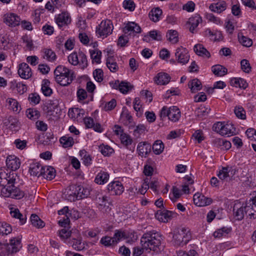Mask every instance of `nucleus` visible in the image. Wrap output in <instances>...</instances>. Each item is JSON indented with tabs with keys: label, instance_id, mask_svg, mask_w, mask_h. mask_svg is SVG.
<instances>
[{
	"label": "nucleus",
	"instance_id": "f257e3e1",
	"mask_svg": "<svg viewBox=\"0 0 256 256\" xmlns=\"http://www.w3.org/2000/svg\"><path fill=\"white\" fill-rule=\"evenodd\" d=\"M162 240V235L155 230L144 232L140 238L142 248L134 247L132 252L133 256H140L143 254L144 250L158 252L160 250Z\"/></svg>",
	"mask_w": 256,
	"mask_h": 256
},
{
	"label": "nucleus",
	"instance_id": "f03ea898",
	"mask_svg": "<svg viewBox=\"0 0 256 256\" xmlns=\"http://www.w3.org/2000/svg\"><path fill=\"white\" fill-rule=\"evenodd\" d=\"M172 236L171 243L175 247H182L186 245L191 238L190 230L185 228L175 230L169 234V236Z\"/></svg>",
	"mask_w": 256,
	"mask_h": 256
},
{
	"label": "nucleus",
	"instance_id": "7ed1b4c3",
	"mask_svg": "<svg viewBox=\"0 0 256 256\" xmlns=\"http://www.w3.org/2000/svg\"><path fill=\"white\" fill-rule=\"evenodd\" d=\"M1 194L4 197H10L20 200L24 196V193L19 188L14 186V184H10L6 187L1 188Z\"/></svg>",
	"mask_w": 256,
	"mask_h": 256
},
{
	"label": "nucleus",
	"instance_id": "20e7f679",
	"mask_svg": "<svg viewBox=\"0 0 256 256\" xmlns=\"http://www.w3.org/2000/svg\"><path fill=\"white\" fill-rule=\"evenodd\" d=\"M212 128L222 136H230L236 134V128L234 125L230 123L218 122L214 124Z\"/></svg>",
	"mask_w": 256,
	"mask_h": 256
},
{
	"label": "nucleus",
	"instance_id": "39448f33",
	"mask_svg": "<svg viewBox=\"0 0 256 256\" xmlns=\"http://www.w3.org/2000/svg\"><path fill=\"white\" fill-rule=\"evenodd\" d=\"M112 22L109 20H102L96 28V32L98 37L106 38L113 30Z\"/></svg>",
	"mask_w": 256,
	"mask_h": 256
},
{
	"label": "nucleus",
	"instance_id": "423d86ee",
	"mask_svg": "<svg viewBox=\"0 0 256 256\" xmlns=\"http://www.w3.org/2000/svg\"><path fill=\"white\" fill-rule=\"evenodd\" d=\"M175 56L178 62L182 64H187L190 58L188 50L182 46H180L176 49Z\"/></svg>",
	"mask_w": 256,
	"mask_h": 256
},
{
	"label": "nucleus",
	"instance_id": "0eeeda50",
	"mask_svg": "<svg viewBox=\"0 0 256 256\" xmlns=\"http://www.w3.org/2000/svg\"><path fill=\"white\" fill-rule=\"evenodd\" d=\"M16 174L12 173L8 174L2 170H0V186L2 188L6 187L10 184H15Z\"/></svg>",
	"mask_w": 256,
	"mask_h": 256
},
{
	"label": "nucleus",
	"instance_id": "6e6552de",
	"mask_svg": "<svg viewBox=\"0 0 256 256\" xmlns=\"http://www.w3.org/2000/svg\"><path fill=\"white\" fill-rule=\"evenodd\" d=\"M55 20L60 28L67 26L71 22V18L68 12H62L58 14L56 16Z\"/></svg>",
	"mask_w": 256,
	"mask_h": 256
},
{
	"label": "nucleus",
	"instance_id": "1a4fd4ad",
	"mask_svg": "<svg viewBox=\"0 0 256 256\" xmlns=\"http://www.w3.org/2000/svg\"><path fill=\"white\" fill-rule=\"evenodd\" d=\"M194 204L198 206H204L210 204L212 202V198L206 197L200 193H196L193 196Z\"/></svg>",
	"mask_w": 256,
	"mask_h": 256
},
{
	"label": "nucleus",
	"instance_id": "9d476101",
	"mask_svg": "<svg viewBox=\"0 0 256 256\" xmlns=\"http://www.w3.org/2000/svg\"><path fill=\"white\" fill-rule=\"evenodd\" d=\"M151 144L148 142H142L138 144L136 150L138 156L146 158L151 152Z\"/></svg>",
	"mask_w": 256,
	"mask_h": 256
},
{
	"label": "nucleus",
	"instance_id": "9b49d317",
	"mask_svg": "<svg viewBox=\"0 0 256 256\" xmlns=\"http://www.w3.org/2000/svg\"><path fill=\"white\" fill-rule=\"evenodd\" d=\"M107 188L111 195H120L124 190L123 186L118 181H114L110 183Z\"/></svg>",
	"mask_w": 256,
	"mask_h": 256
},
{
	"label": "nucleus",
	"instance_id": "f8f14e48",
	"mask_svg": "<svg viewBox=\"0 0 256 256\" xmlns=\"http://www.w3.org/2000/svg\"><path fill=\"white\" fill-rule=\"evenodd\" d=\"M84 114V110L78 108H70L68 112V115L70 118L74 120H76L78 122L82 121Z\"/></svg>",
	"mask_w": 256,
	"mask_h": 256
},
{
	"label": "nucleus",
	"instance_id": "ddd939ff",
	"mask_svg": "<svg viewBox=\"0 0 256 256\" xmlns=\"http://www.w3.org/2000/svg\"><path fill=\"white\" fill-rule=\"evenodd\" d=\"M6 164L8 169L15 171L20 168V160L15 156H8L6 160Z\"/></svg>",
	"mask_w": 256,
	"mask_h": 256
},
{
	"label": "nucleus",
	"instance_id": "4468645a",
	"mask_svg": "<svg viewBox=\"0 0 256 256\" xmlns=\"http://www.w3.org/2000/svg\"><path fill=\"white\" fill-rule=\"evenodd\" d=\"M18 74L22 78L28 79L32 76V72L28 65L23 62L18 66Z\"/></svg>",
	"mask_w": 256,
	"mask_h": 256
},
{
	"label": "nucleus",
	"instance_id": "2eb2a0df",
	"mask_svg": "<svg viewBox=\"0 0 256 256\" xmlns=\"http://www.w3.org/2000/svg\"><path fill=\"white\" fill-rule=\"evenodd\" d=\"M4 22L9 26H16L20 24V18L16 14L10 13L4 16Z\"/></svg>",
	"mask_w": 256,
	"mask_h": 256
},
{
	"label": "nucleus",
	"instance_id": "dca6fc26",
	"mask_svg": "<svg viewBox=\"0 0 256 256\" xmlns=\"http://www.w3.org/2000/svg\"><path fill=\"white\" fill-rule=\"evenodd\" d=\"M72 73H74L72 70L62 66H58L54 71L55 79L58 77H65L71 76Z\"/></svg>",
	"mask_w": 256,
	"mask_h": 256
},
{
	"label": "nucleus",
	"instance_id": "f3484780",
	"mask_svg": "<svg viewBox=\"0 0 256 256\" xmlns=\"http://www.w3.org/2000/svg\"><path fill=\"white\" fill-rule=\"evenodd\" d=\"M172 216V212L166 210H160L155 214L156 218L162 222H167Z\"/></svg>",
	"mask_w": 256,
	"mask_h": 256
},
{
	"label": "nucleus",
	"instance_id": "a211bd4d",
	"mask_svg": "<svg viewBox=\"0 0 256 256\" xmlns=\"http://www.w3.org/2000/svg\"><path fill=\"white\" fill-rule=\"evenodd\" d=\"M170 75L166 73L160 72L157 74L154 78V81L159 85L167 84L170 81Z\"/></svg>",
	"mask_w": 256,
	"mask_h": 256
},
{
	"label": "nucleus",
	"instance_id": "6ab92c4d",
	"mask_svg": "<svg viewBox=\"0 0 256 256\" xmlns=\"http://www.w3.org/2000/svg\"><path fill=\"white\" fill-rule=\"evenodd\" d=\"M44 167L38 162H32L30 164L29 172L32 176L40 177L42 174Z\"/></svg>",
	"mask_w": 256,
	"mask_h": 256
},
{
	"label": "nucleus",
	"instance_id": "aec40b11",
	"mask_svg": "<svg viewBox=\"0 0 256 256\" xmlns=\"http://www.w3.org/2000/svg\"><path fill=\"white\" fill-rule=\"evenodd\" d=\"M20 239L13 238L10 240V244L8 246V252L9 254H14L18 252L21 248Z\"/></svg>",
	"mask_w": 256,
	"mask_h": 256
},
{
	"label": "nucleus",
	"instance_id": "412c9836",
	"mask_svg": "<svg viewBox=\"0 0 256 256\" xmlns=\"http://www.w3.org/2000/svg\"><path fill=\"white\" fill-rule=\"evenodd\" d=\"M86 128H92L95 131L100 132H102L101 126L100 124H94L92 118L90 117H85L83 120Z\"/></svg>",
	"mask_w": 256,
	"mask_h": 256
},
{
	"label": "nucleus",
	"instance_id": "4be33fe9",
	"mask_svg": "<svg viewBox=\"0 0 256 256\" xmlns=\"http://www.w3.org/2000/svg\"><path fill=\"white\" fill-rule=\"evenodd\" d=\"M202 22V18L199 14H196L194 16L190 18L188 21V23L190 26V32L192 33H194L195 28Z\"/></svg>",
	"mask_w": 256,
	"mask_h": 256
},
{
	"label": "nucleus",
	"instance_id": "5701e85b",
	"mask_svg": "<svg viewBox=\"0 0 256 256\" xmlns=\"http://www.w3.org/2000/svg\"><path fill=\"white\" fill-rule=\"evenodd\" d=\"M76 76L74 73H72L71 76L65 77H58L56 78V82L62 86H67L70 84L75 79Z\"/></svg>",
	"mask_w": 256,
	"mask_h": 256
},
{
	"label": "nucleus",
	"instance_id": "b1692460",
	"mask_svg": "<svg viewBox=\"0 0 256 256\" xmlns=\"http://www.w3.org/2000/svg\"><path fill=\"white\" fill-rule=\"evenodd\" d=\"M194 50L196 54L200 56L207 58H209L210 56L209 52L202 44H196L194 46Z\"/></svg>",
	"mask_w": 256,
	"mask_h": 256
},
{
	"label": "nucleus",
	"instance_id": "393cba45",
	"mask_svg": "<svg viewBox=\"0 0 256 256\" xmlns=\"http://www.w3.org/2000/svg\"><path fill=\"white\" fill-rule=\"evenodd\" d=\"M41 176H42L47 180H52L56 176V171L52 166H44Z\"/></svg>",
	"mask_w": 256,
	"mask_h": 256
},
{
	"label": "nucleus",
	"instance_id": "a878e982",
	"mask_svg": "<svg viewBox=\"0 0 256 256\" xmlns=\"http://www.w3.org/2000/svg\"><path fill=\"white\" fill-rule=\"evenodd\" d=\"M168 111V119L174 122H177L180 116V112L179 109L176 106H174L170 108Z\"/></svg>",
	"mask_w": 256,
	"mask_h": 256
},
{
	"label": "nucleus",
	"instance_id": "bb28decb",
	"mask_svg": "<svg viewBox=\"0 0 256 256\" xmlns=\"http://www.w3.org/2000/svg\"><path fill=\"white\" fill-rule=\"evenodd\" d=\"M226 4L225 2L222 1L220 3L212 4L210 6V10L214 12L220 14L226 10Z\"/></svg>",
	"mask_w": 256,
	"mask_h": 256
},
{
	"label": "nucleus",
	"instance_id": "cd10ccee",
	"mask_svg": "<svg viewBox=\"0 0 256 256\" xmlns=\"http://www.w3.org/2000/svg\"><path fill=\"white\" fill-rule=\"evenodd\" d=\"M234 215L236 220H242L246 214V208L245 206H241L240 208L236 206L235 204L233 208Z\"/></svg>",
	"mask_w": 256,
	"mask_h": 256
},
{
	"label": "nucleus",
	"instance_id": "c85d7f7f",
	"mask_svg": "<svg viewBox=\"0 0 256 256\" xmlns=\"http://www.w3.org/2000/svg\"><path fill=\"white\" fill-rule=\"evenodd\" d=\"M230 84L232 86H235L236 88H242L244 89H246L248 86V84L246 82V81L242 78H232L230 80Z\"/></svg>",
	"mask_w": 256,
	"mask_h": 256
},
{
	"label": "nucleus",
	"instance_id": "c756f323",
	"mask_svg": "<svg viewBox=\"0 0 256 256\" xmlns=\"http://www.w3.org/2000/svg\"><path fill=\"white\" fill-rule=\"evenodd\" d=\"M75 190L77 196L79 200L87 198L90 194V190L87 188H84L80 186H78L75 188Z\"/></svg>",
	"mask_w": 256,
	"mask_h": 256
},
{
	"label": "nucleus",
	"instance_id": "7c9ffc66",
	"mask_svg": "<svg viewBox=\"0 0 256 256\" xmlns=\"http://www.w3.org/2000/svg\"><path fill=\"white\" fill-rule=\"evenodd\" d=\"M212 70L214 75L218 76H222L226 74L228 72V70L224 66L216 64L212 67Z\"/></svg>",
	"mask_w": 256,
	"mask_h": 256
},
{
	"label": "nucleus",
	"instance_id": "2f4dec72",
	"mask_svg": "<svg viewBox=\"0 0 256 256\" xmlns=\"http://www.w3.org/2000/svg\"><path fill=\"white\" fill-rule=\"evenodd\" d=\"M109 178V174L107 172H100L95 178L94 182L99 184H104L106 183Z\"/></svg>",
	"mask_w": 256,
	"mask_h": 256
},
{
	"label": "nucleus",
	"instance_id": "473e14b6",
	"mask_svg": "<svg viewBox=\"0 0 256 256\" xmlns=\"http://www.w3.org/2000/svg\"><path fill=\"white\" fill-rule=\"evenodd\" d=\"M162 14V10L159 8H152L149 12L150 18L154 22L160 20V16Z\"/></svg>",
	"mask_w": 256,
	"mask_h": 256
},
{
	"label": "nucleus",
	"instance_id": "72a5a7b5",
	"mask_svg": "<svg viewBox=\"0 0 256 256\" xmlns=\"http://www.w3.org/2000/svg\"><path fill=\"white\" fill-rule=\"evenodd\" d=\"M106 64L111 72H116L118 70V66L113 56L107 58Z\"/></svg>",
	"mask_w": 256,
	"mask_h": 256
},
{
	"label": "nucleus",
	"instance_id": "f704fd0d",
	"mask_svg": "<svg viewBox=\"0 0 256 256\" xmlns=\"http://www.w3.org/2000/svg\"><path fill=\"white\" fill-rule=\"evenodd\" d=\"M10 84L11 88H16L18 92L20 94H24L26 91V86L23 83L17 82L16 80H14L10 82Z\"/></svg>",
	"mask_w": 256,
	"mask_h": 256
},
{
	"label": "nucleus",
	"instance_id": "c9c22d12",
	"mask_svg": "<svg viewBox=\"0 0 256 256\" xmlns=\"http://www.w3.org/2000/svg\"><path fill=\"white\" fill-rule=\"evenodd\" d=\"M188 86L190 88L191 92L194 93L201 90L202 85L198 79L194 78L188 82Z\"/></svg>",
	"mask_w": 256,
	"mask_h": 256
},
{
	"label": "nucleus",
	"instance_id": "e433bc0d",
	"mask_svg": "<svg viewBox=\"0 0 256 256\" xmlns=\"http://www.w3.org/2000/svg\"><path fill=\"white\" fill-rule=\"evenodd\" d=\"M32 224L35 227L40 228L45 226V223L36 214H32L30 218Z\"/></svg>",
	"mask_w": 256,
	"mask_h": 256
},
{
	"label": "nucleus",
	"instance_id": "4c0bfd02",
	"mask_svg": "<svg viewBox=\"0 0 256 256\" xmlns=\"http://www.w3.org/2000/svg\"><path fill=\"white\" fill-rule=\"evenodd\" d=\"M50 82L47 79H44L42 82L41 90L42 94L46 96H49L52 94V90L50 87Z\"/></svg>",
	"mask_w": 256,
	"mask_h": 256
},
{
	"label": "nucleus",
	"instance_id": "58836bf2",
	"mask_svg": "<svg viewBox=\"0 0 256 256\" xmlns=\"http://www.w3.org/2000/svg\"><path fill=\"white\" fill-rule=\"evenodd\" d=\"M124 32L128 33L129 32H132L136 33H140L141 32L140 27L134 22L128 24L124 28Z\"/></svg>",
	"mask_w": 256,
	"mask_h": 256
},
{
	"label": "nucleus",
	"instance_id": "ea45409f",
	"mask_svg": "<svg viewBox=\"0 0 256 256\" xmlns=\"http://www.w3.org/2000/svg\"><path fill=\"white\" fill-rule=\"evenodd\" d=\"M60 142L64 148L72 147L74 144L73 138L68 135L61 137L60 139Z\"/></svg>",
	"mask_w": 256,
	"mask_h": 256
},
{
	"label": "nucleus",
	"instance_id": "a19ab883",
	"mask_svg": "<svg viewBox=\"0 0 256 256\" xmlns=\"http://www.w3.org/2000/svg\"><path fill=\"white\" fill-rule=\"evenodd\" d=\"M116 244L122 239H126L128 238V234L120 230H116L112 236Z\"/></svg>",
	"mask_w": 256,
	"mask_h": 256
},
{
	"label": "nucleus",
	"instance_id": "79ce46f5",
	"mask_svg": "<svg viewBox=\"0 0 256 256\" xmlns=\"http://www.w3.org/2000/svg\"><path fill=\"white\" fill-rule=\"evenodd\" d=\"M245 208L246 214H248L250 218H256V208L253 206L252 204L249 203L248 201H246Z\"/></svg>",
	"mask_w": 256,
	"mask_h": 256
},
{
	"label": "nucleus",
	"instance_id": "37998d69",
	"mask_svg": "<svg viewBox=\"0 0 256 256\" xmlns=\"http://www.w3.org/2000/svg\"><path fill=\"white\" fill-rule=\"evenodd\" d=\"M80 156L82 158V162L85 166H88L92 164V157L85 150H82L80 151Z\"/></svg>",
	"mask_w": 256,
	"mask_h": 256
},
{
	"label": "nucleus",
	"instance_id": "c03bdc74",
	"mask_svg": "<svg viewBox=\"0 0 256 256\" xmlns=\"http://www.w3.org/2000/svg\"><path fill=\"white\" fill-rule=\"evenodd\" d=\"M114 88H118L122 93L124 94H126L130 90L128 83L124 82L119 83V81H118V83H115Z\"/></svg>",
	"mask_w": 256,
	"mask_h": 256
},
{
	"label": "nucleus",
	"instance_id": "a18cd8bd",
	"mask_svg": "<svg viewBox=\"0 0 256 256\" xmlns=\"http://www.w3.org/2000/svg\"><path fill=\"white\" fill-rule=\"evenodd\" d=\"M10 214L12 217L19 219L22 224H24L26 223V216L22 215L18 209L14 208V210L12 209Z\"/></svg>",
	"mask_w": 256,
	"mask_h": 256
},
{
	"label": "nucleus",
	"instance_id": "49530a36",
	"mask_svg": "<svg viewBox=\"0 0 256 256\" xmlns=\"http://www.w3.org/2000/svg\"><path fill=\"white\" fill-rule=\"evenodd\" d=\"M164 148L162 142L160 140H157L153 144L152 150L156 154H160L164 151Z\"/></svg>",
	"mask_w": 256,
	"mask_h": 256
},
{
	"label": "nucleus",
	"instance_id": "de8ad7c7",
	"mask_svg": "<svg viewBox=\"0 0 256 256\" xmlns=\"http://www.w3.org/2000/svg\"><path fill=\"white\" fill-rule=\"evenodd\" d=\"M210 108L201 105L199 108H196V110L195 111V114L198 118H202L204 116H207L209 112H210Z\"/></svg>",
	"mask_w": 256,
	"mask_h": 256
},
{
	"label": "nucleus",
	"instance_id": "09e8293b",
	"mask_svg": "<svg viewBox=\"0 0 256 256\" xmlns=\"http://www.w3.org/2000/svg\"><path fill=\"white\" fill-rule=\"evenodd\" d=\"M12 231L11 226L5 222H0V235H7Z\"/></svg>",
	"mask_w": 256,
	"mask_h": 256
},
{
	"label": "nucleus",
	"instance_id": "8fccbe9b",
	"mask_svg": "<svg viewBox=\"0 0 256 256\" xmlns=\"http://www.w3.org/2000/svg\"><path fill=\"white\" fill-rule=\"evenodd\" d=\"M90 52L92 61L96 62V64H100V62L102 52L96 49L90 50Z\"/></svg>",
	"mask_w": 256,
	"mask_h": 256
},
{
	"label": "nucleus",
	"instance_id": "3c124183",
	"mask_svg": "<svg viewBox=\"0 0 256 256\" xmlns=\"http://www.w3.org/2000/svg\"><path fill=\"white\" fill-rule=\"evenodd\" d=\"M100 243L106 247L113 246L116 245L112 237L108 236H103L100 240Z\"/></svg>",
	"mask_w": 256,
	"mask_h": 256
},
{
	"label": "nucleus",
	"instance_id": "603ef678",
	"mask_svg": "<svg viewBox=\"0 0 256 256\" xmlns=\"http://www.w3.org/2000/svg\"><path fill=\"white\" fill-rule=\"evenodd\" d=\"M166 37L168 40L173 44H176L178 42V33L175 30H170L166 34Z\"/></svg>",
	"mask_w": 256,
	"mask_h": 256
},
{
	"label": "nucleus",
	"instance_id": "864d4df0",
	"mask_svg": "<svg viewBox=\"0 0 256 256\" xmlns=\"http://www.w3.org/2000/svg\"><path fill=\"white\" fill-rule=\"evenodd\" d=\"M231 231L230 228L226 227H223L221 228L218 229L216 230L213 235L214 238H220L223 236H226Z\"/></svg>",
	"mask_w": 256,
	"mask_h": 256
},
{
	"label": "nucleus",
	"instance_id": "5fc2aeb1",
	"mask_svg": "<svg viewBox=\"0 0 256 256\" xmlns=\"http://www.w3.org/2000/svg\"><path fill=\"white\" fill-rule=\"evenodd\" d=\"M26 114L30 119L35 120L39 118L40 113L36 108H28L26 111Z\"/></svg>",
	"mask_w": 256,
	"mask_h": 256
},
{
	"label": "nucleus",
	"instance_id": "6e6d98bb",
	"mask_svg": "<svg viewBox=\"0 0 256 256\" xmlns=\"http://www.w3.org/2000/svg\"><path fill=\"white\" fill-rule=\"evenodd\" d=\"M43 52L44 54V58L48 61L52 62L56 59V54L51 49L44 48L43 50Z\"/></svg>",
	"mask_w": 256,
	"mask_h": 256
},
{
	"label": "nucleus",
	"instance_id": "4d7b16f0",
	"mask_svg": "<svg viewBox=\"0 0 256 256\" xmlns=\"http://www.w3.org/2000/svg\"><path fill=\"white\" fill-rule=\"evenodd\" d=\"M79 63L78 64L82 69H84L87 67L88 64L86 56L82 52H79Z\"/></svg>",
	"mask_w": 256,
	"mask_h": 256
},
{
	"label": "nucleus",
	"instance_id": "13d9d810",
	"mask_svg": "<svg viewBox=\"0 0 256 256\" xmlns=\"http://www.w3.org/2000/svg\"><path fill=\"white\" fill-rule=\"evenodd\" d=\"M101 153L104 156H109L114 152V149L108 145L102 144L99 146Z\"/></svg>",
	"mask_w": 256,
	"mask_h": 256
},
{
	"label": "nucleus",
	"instance_id": "bf43d9fd",
	"mask_svg": "<svg viewBox=\"0 0 256 256\" xmlns=\"http://www.w3.org/2000/svg\"><path fill=\"white\" fill-rule=\"evenodd\" d=\"M72 248L78 251H80L84 248V244H82L80 238H73L72 240Z\"/></svg>",
	"mask_w": 256,
	"mask_h": 256
},
{
	"label": "nucleus",
	"instance_id": "052dcab7",
	"mask_svg": "<svg viewBox=\"0 0 256 256\" xmlns=\"http://www.w3.org/2000/svg\"><path fill=\"white\" fill-rule=\"evenodd\" d=\"M134 108L137 112V116H140L142 114V105L139 98H136L133 102Z\"/></svg>",
	"mask_w": 256,
	"mask_h": 256
},
{
	"label": "nucleus",
	"instance_id": "680f3d73",
	"mask_svg": "<svg viewBox=\"0 0 256 256\" xmlns=\"http://www.w3.org/2000/svg\"><path fill=\"white\" fill-rule=\"evenodd\" d=\"M236 116L242 120H245L246 118V112L244 108L241 106H236L234 110Z\"/></svg>",
	"mask_w": 256,
	"mask_h": 256
},
{
	"label": "nucleus",
	"instance_id": "e2e57ef3",
	"mask_svg": "<svg viewBox=\"0 0 256 256\" xmlns=\"http://www.w3.org/2000/svg\"><path fill=\"white\" fill-rule=\"evenodd\" d=\"M78 58L79 52L77 54L76 52H74L68 56V60L70 64L74 66H77L79 63Z\"/></svg>",
	"mask_w": 256,
	"mask_h": 256
},
{
	"label": "nucleus",
	"instance_id": "0e129e2a",
	"mask_svg": "<svg viewBox=\"0 0 256 256\" xmlns=\"http://www.w3.org/2000/svg\"><path fill=\"white\" fill-rule=\"evenodd\" d=\"M214 141L218 143V144L222 146V148L224 150H228L231 148V143L230 142L224 139H216Z\"/></svg>",
	"mask_w": 256,
	"mask_h": 256
},
{
	"label": "nucleus",
	"instance_id": "69168bd1",
	"mask_svg": "<svg viewBox=\"0 0 256 256\" xmlns=\"http://www.w3.org/2000/svg\"><path fill=\"white\" fill-rule=\"evenodd\" d=\"M120 139L122 143L126 146L130 145L132 142L130 136L124 133L120 134Z\"/></svg>",
	"mask_w": 256,
	"mask_h": 256
},
{
	"label": "nucleus",
	"instance_id": "338daca9",
	"mask_svg": "<svg viewBox=\"0 0 256 256\" xmlns=\"http://www.w3.org/2000/svg\"><path fill=\"white\" fill-rule=\"evenodd\" d=\"M238 40L244 46L249 47L252 44V42L250 38L244 36L238 35Z\"/></svg>",
	"mask_w": 256,
	"mask_h": 256
},
{
	"label": "nucleus",
	"instance_id": "774afa93",
	"mask_svg": "<svg viewBox=\"0 0 256 256\" xmlns=\"http://www.w3.org/2000/svg\"><path fill=\"white\" fill-rule=\"evenodd\" d=\"M178 256H199L198 253L194 250H190L188 252L180 250L177 252Z\"/></svg>",
	"mask_w": 256,
	"mask_h": 256
}]
</instances>
